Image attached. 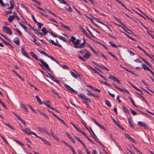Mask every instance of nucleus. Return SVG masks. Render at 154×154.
I'll return each instance as SVG.
<instances>
[{"instance_id":"1","label":"nucleus","mask_w":154,"mask_h":154,"mask_svg":"<svg viewBox=\"0 0 154 154\" xmlns=\"http://www.w3.org/2000/svg\"><path fill=\"white\" fill-rule=\"evenodd\" d=\"M35 59L38 61H39L42 63V65L43 66L45 67L48 70H50V68L48 65L43 60L40 59L38 60L37 56L36 55L34 57Z\"/></svg>"},{"instance_id":"2","label":"nucleus","mask_w":154,"mask_h":154,"mask_svg":"<svg viewBox=\"0 0 154 154\" xmlns=\"http://www.w3.org/2000/svg\"><path fill=\"white\" fill-rule=\"evenodd\" d=\"M117 21L120 24H121L123 26H119V25H118V26H119V27H122L125 32H126L127 33H128V34H131V33H130L128 32H127L126 31V30L125 29H127V30H129L130 32H131L132 33H133V32L130 29H128L127 28V27L125 26V24L123 23L122 22V21L119 19H117Z\"/></svg>"},{"instance_id":"3","label":"nucleus","mask_w":154,"mask_h":154,"mask_svg":"<svg viewBox=\"0 0 154 154\" xmlns=\"http://www.w3.org/2000/svg\"><path fill=\"white\" fill-rule=\"evenodd\" d=\"M3 31L7 34L11 35L12 34V32L10 29L8 27L6 26H4L2 27Z\"/></svg>"},{"instance_id":"4","label":"nucleus","mask_w":154,"mask_h":154,"mask_svg":"<svg viewBox=\"0 0 154 154\" xmlns=\"http://www.w3.org/2000/svg\"><path fill=\"white\" fill-rule=\"evenodd\" d=\"M64 87L70 92L76 94H78V93L75 90L73 89L70 86L65 84L64 85Z\"/></svg>"},{"instance_id":"5","label":"nucleus","mask_w":154,"mask_h":154,"mask_svg":"<svg viewBox=\"0 0 154 154\" xmlns=\"http://www.w3.org/2000/svg\"><path fill=\"white\" fill-rule=\"evenodd\" d=\"M78 96L82 99L85 100L90 102H91V100L90 99L87 98L86 96L82 93H80Z\"/></svg>"},{"instance_id":"6","label":"nucleus","mask_w":154,"mask_h":154,"mask_svg":"<svg viewBox=\"0 0 154 154\" xmlns=\"http://www.w3.org/2000/svg\"><path fill=\"white\" fill-rule=\"evenodd\" d=\"M109 79H112L114 81L118 82L119 84H121L119 81L117 79V78L113 75H109Z\"/></svg>"},{"instance_id":"7","label":"nucleus","mask_w":154,"mask_h":154,"mask_svg":"<svg viewBox=\"0 0 154 154\" xmlns=\"http://www.w3.org/2000/svg\"><path fill=\"white\" fill-rule=\"evenodd\" d=\"M113 85L116 88H117V89H118L119 90L121 91L123 93L126 92L127 93H129L127 89H122L120 88L119 87H118L115 84Z\"/></svg>"},{"instance_id":"8","label":"nucleus","mask_w":154,"mask_h":154,"mask_svg":"<svg viewBox=\"0 0 154 154\" xmlns=\"http://www.w3.org/2000/svg\"><path fill=\"white\" fill-rule=\"evenodd\" d=\"M10 7L8 8L7 9L11 10L13 9L15 6L14 2L13 0H11L10 1Z\"/></svg>"},{"instance_id":"9","label":"nucleus","mask_w":154,"mask_h":154,"mask_svg":"<svg viewBox=\"0 0 154 154\" xmlns=\"http://www.w3.org/2000/svg\"><path fill=\"white\" fill-rule=\"evenodd\" d=\"M137 125L139 126L144 127L145 129H148V126L145 123H143L140 122H138Z\"/></svg>"},{"instance_id":"10","label":"nucleus","mask_w":154,"mask_h":154,"mask_svg":"<svg viewBox=\"0 0 154 154\" xmlns=\"http://www.w3.org/2000/svg\"><path fill=\"white\" fill-rule=\"evenodd\" d=\"M49 42L52 43L53 45H54L55 46H58L59 47H62V46L61 45H60L59 44V42H58V41H57V43H55L54 42V41L50 39L49 40Z\"/></svg>"},{"instance_id":"11","label":"nucleus","mask_w":154,"mask_h":154,"mask_svg":"<svg viewBox=\"0 0 154 154\" xmlns=\"http://www.w3.org/2000/svg\"><path fill=\"white\" fill-rule=\"evenodd\" d=\"M22 131L23 132H24L26 133V134L30 135L31 134L30 133L32 131H31L30 129L29 128H25V130L24 129H22Z\"/></svg>"},{"instance_id":"12","label":"nucleus","mask_w":154,"mask_h":154,"mask_svg":"<svg viewBox=\"0 0 154 154\" xmlns=\"http://www.w3.org/2000/svg\"><path fill=\"white\" fill-rule=\"evenodd\" d=\"M13 41L17 45H20V39L18 37H16L13 40Z\"/></svg>"},{"instance_id":"13","label":"nucleus","mask_w":154,"mask_h":154,"mask_svg":"<svg viewBox=\"0 0 154 154\" xmlns=\"http://www.w3.org/2000/svg\"><path fill=\"white\" fill-rule=\"evenodd\" d=\"M80 29L82 30V32L83 33L88 37V38H89L90 39H91V38L90 36H89L88 33L86 32V31L81 26H80Z\"/></svg>"},{"instance_id":"14","label":"nucleus","mask_w":154,"mask_h":154,"mask_svg":"<svg viewBox=\"0 0 154 154\" xmlns=\"http://www.w3.org/2000/svg\"><path fill=\"white\" fill-rule=\"evenodd\" d=\"M91 56V54L88 51H86V54L84 55L83 57L86 59H89Z\"/></svg>"},{"instance_id":"15","label":"nucleus","mask_w":154,"mask_h":154,"mask_svg":"<svg viewBox=\"0 0 154 154\" xmlns=\"http://www.w3.org/2000/svg\"><path fill=\"white\" fill-rule=\"evenodd\" d=\"M20 106L21 108L23 109L26 113H28V110L27 108L25 106V105L22 103L20 104Z\"/></svg>"},{"instance_id":"16","label":"nucleus","mask_w":154,"mask_h":154,"mask_svg":"<svg viewBox=\"0 0 154 154\" xmlns=\"http://www.w3.org/2000/svg\"><path fill=\"white\" fill-rule=\"evenodd\" d=\"M37 51L38 52H40L42 54L44 55L46 57H49V55H48V54H47L44 51H42L41 50L39 49H38Z\"/></svg>"},{"instance_id":"17","label":"nucleus","mask_w":154,"mask_h":154,"mask_svg":"<svg viewBox=\"0 0 154 154\" xmlns=\"http://www.w3.org/2000/svg\"><path fill=\"white\" fill-rule=\"evenodd\" d=\"M15 17V16H14L10 15L8 18V20L9 22L11 23L14 19Z\"/></svg>"},{"instance_id":"18","label":"nucleus","mask_w":154,"mask_h":154,"mask_svg":"<svg viewBox=\"0 0 154 154\" xmlns=\"http://www.w3.org/2000/svg\"><path fill=\"white\" fill-rule=\"evenodd\" d=\"M42 132L47 134L49 136H51V134L45 128H44L42 129Z\"/></svg>"},{"instance_id":"19","label":"nucleus","mask_w":154,"mask_h":154,"mask_svg":"<svg viewBox=\"0 0 154 154\" xmlns=\"http://www.w3.org/2000/svg\"><path fill=\"white\" fill-rule=\"evenodd\" d=\"M120 66L123 68L125 70V71L128 72H129L131 73H132V74H135V73L134 72L132 71H131V70H130L128 69H127L126 68H125V67H124L122 66L121 65H120Z\"/></svg>"},{"instance_id":"20","label":"nucleus","mask_w":154,"mask_h":154,"mask_svg":"<svg viewBox=\"0 0 154 154\" xmlns=\"http://www.w3.org/2000/svg\"><path fill=\"white\" fill-rule=\"evenodd\" d=\"M42 32L43 33L44 35H45L49 32V31L47 30L45 28H43L42 29Z\"/></svg>"},{"instance_id":"21","label":"nucleus","mask_w":154,"mask_h":154,"mask_svg":"<svg viewBox=\"0 0 154 154\" xmlns=\"http://www.w3.org/2000/svg\"><path fill=\"white\" fill-rule=\"evenodd\" d=\"M38 111L39 112V113L41 115L46 117L48 120H49L48 117L46 114L42 112H41L39 110H38Z\"/></svg>"},{"instance_id":"22","label":"nucleus","mask_w":154,"mask_h":154,"mask_svg":"<svg viewBox=\"0 0 154 154\" xmlns=\"http://www.w3.org/2000/svg\"><path fill=\"white\" fill-rule=\"evenodd\" d=\"M142 67L145 70H148L149 68L145 64L142 63Z\"/></svg>"},{"instance_id":"23","label":"nucleus","mask_w":154,"mask_h":154,"mask_svg":"<svg viewBox=\"0 0 154 154\" xmlns=\"http://www.w3.org/2000/svg\"><path fill=\"white\" fill-rule=\"evenodd\" d=\"M42 140L44 141V143L45 144H47L49 146H51V144L50 142H49L48 141L43 139H42Z\"/></svg>"},{"instance_id":"24","label":"nucleus","mask_w":154,"mask_h":154,"mask_svg":"<svg viewBox=\"0 0 154 154\" xmlns=\"http://www.w3.org/2000/svg\"><path fill=\"white\" fill-rule=\"evenodd\" d=\"M21 51H22V54L24 56H26V55H27V53L26 52L25 50L24 46H23L21 48Z\"/></svg>"},{"instance_id":"25","label":"nucleus","mask_w":154,"mask_h":154,"mask_svg":"<svg viewBox=\"0 0 154 154\" xmlns=\"http://www.w3.org/2000/svg\"><path fill=\"white\" fill-rule=\"evenodd\" d=\"M109 43L110 44L112 47L115 48H118V46L116 45L115 44L111 42H109Z\"/></svg>"},{"instance_id":"26","label":"nucleus","mask_w":154,"mask_h":154,"mask_svg":"<svg viewBox=\"0 0 154 154\" xmlns=\"http://www.w3.org/2000/svg\"><path fill=\"white\" fill-rule=\"evenodd\" d=\"M76 40V38L73 36H72L69 39V41L71 42H72L73 44H74V42H75V41Z\"/></svg>"},{"instance_id":"27","label":"nucleus","mask_w":154,"mask_h":154,"mask_svg":"<svg viewBox=\"0 0 154 154\" xmlns=\"http://www.w3.org/2000/svg\"><path fill=\"white\" fill-rule=\"evenodd\" d=\"M35 98L37 99V101L40 104H42V102L39 98L38 96H36L35 97Z\"/></svg>"},{"instance_id":"28","label":"nucleus","mask_w":154,"mask_h":154,"mask_svg":"<svg viewBox=\"0 0 154 154\" xmlns=\"http://www.w3.org/2000/svg\"><path fill=\"white\" fill-rule=\"evenodd\" d=\"M32 37H33V39H31V41L34 42L35 44L38 45L39 46L41 47V46L38 43L36 42V39L34 37L33 35L32 36Z\"/></svg>"},{"instance_id":"29","label":"nucleus","mask_w":154,"mask_h":154,"mask_svg":"<svg viewBox=\"0 0 154 154\" xmlns=\"http://www.w3.org/2000/svg\"><path fill=\"white\" fill-rule=\"evenodd\" d=\"M68 7H66L65 8L66 9L68 10L69 11L72 12V10L70 6L69 5H66Z\"/></svg>"},{"instance_id":"30","label":"nucleus","mask_w":154,"mask_h":154,"mask_svg":"<svg viewBox=\"0 0 154 154\" xmlns=\"http://www.w3.org/2000/svg\"><path fill=\"white\" fill-rule=\"evenodd\" d=\"M122 109H123V111L125 112L126 113H127L128 114H129V110L126 108L125 106L123 107Z\"/></svg>"},{"instance_id":"31","label":"nucleus","mask_w":154,"mask_h":154,"mask_svg":"<svg viewBox=\"0 0 154 154\" xmlns=\"http://www.w3.org/2000/svg\"><path fill=\"white\" fill-rule=\"evenodd\" d=\"M37 24V26H38V29H41L42 26L43 25V24L40 23L38 21L36 23Z\"/></svg>"},{"instance_id":"32","label":"nucleus","mask_w":154,"mask_h":154,"mask_svg":"<svg viewBox=\"0 0 154 154\" xmlns=\"http://www.w3.org/2000/svg\"><path fill=\"white\" fill-rule=\"evenodd\" d=\"M51 135V134L52 135V137L55 140L59 141V139L58 137L54 135L53 133L52 132H51V133H50Z\"/></svg>"},{"instance_id":"33","label":"nucleus","mask_w":154,"mask_h":154,"mask_svg":"<svg viewBox=\"0 0 154 154\" xmlns=\"http://www.w3.org/2000/svg\"><path fill=\"white\" fill-rule=\"evenodd\" d=\"M15 142H16L18 144L20 145H21L22 146H24V144H23L21 142L17 140H14Z\"/></svg>"},{"instance_id":"34","label":"nucleus","mask_w":154,"mask_h":154,"mask_svg":"<svg viewBox=\"0 0 154 154\" xmlns=\"http://www.w3.org/2000/svg\"><path fill=\"white\" fill-rule=\"evenodd\" d=\"M70 73H71V75L75 78L77 79V75L73 72L70 71Z\"/></svg>"},{"instance_id":"35","label":"nucleus","mask_w":154,"mask_h":154,"mask_svg":"<svg viewBox=\"0 0 154 154\" xmlns=\"http://www.w3.org/2000/svg\"><path fill=\"white\" fill-rule=\"evenodd\" d=\"M105 103L106 104L108 107H110L111 105L110 102H109V100H105Z\"/></svg>"},{"instance_id":"36","label":"nucleus","mask_w":154,"mask_h":154,"mask_svg":"<svg viewBox=\"0 0 154 154\" xmlns=\"http://www.w3.org/2000/svg\"><path fill=\"white\" fill-rule=\"evenodd\" d=\"M61 26H62L63 28H65L69 30H70V28L68 26L64 25L63 23H61Z\"/></svg>"},{"instance_id":"37","label":"nucleus","mask_w":154,"mask_h":154,"mask_svg":"<svg viewBox=\"0 0 154 154\" xmlns=\"http://www.w3.org/2000/svg\"><path fill=\"white\" fill-rule=\"evenodd\" d=\"M99 67H100V68H102V69H105L107 71H109V69H108L106 67L102 65H100L99 66Z\"/></svg>"},{"instance_id":"38","label":"nucleus","mask_w":154,"mask_h":154,"mask_svg":"<svg viewBox=\"0 0 154 154\" xmlns=\"http://www.w3.org/2000/svg\"><path fill=\"white\" fill-rule=\"evenodd\" d=\"M43 104L46 106L50 108H51V106L50 105V104H48L46 101H43Z\"/></svg>"},{"instance_id":"39","label":"nucleus","mask_w":154,"mask_h":154,"mask_svg":"<svg viewBox=\"0 0 154 154\" xmlns=\"http://www.w3.org/2000/svg\"><path fill=\"white\" fill-rule=\"evenodd\" d=\"M80 40L77 39L76 41L75 42L74 44L75 45H78L80 44Z\"/></svg>"},{"instance_id":"40","label":"nucleus","mask_w":154,"mask_h":154,"mask_svg":"<svg viewBox=\"0 0 154 154\" xmlns=\"http://www.w3.org/2000/svg\"><path fill=\"white\" fill-rule=\"evenodd\" d=\"M97 74H98L104 80H107V79L100 73L98 72Z\"/></svg>"},{"instance_id":"41","label":"nucleus","mask_w":154,"mask_h":154,"mask_svg":"<svg viewBox=\"0 0 154 154\" xmlns=\"http://www.w3.org/2000/svg\"><path fill=\"white\" fill-rule=\"evenodd\" d=\"M89 17L87 16H86L87 18H88V19L90 20H94L93 17H94L91 15H89Z\"/></svg>"},{"instance_id":"42","label":"nucleus","mask_w":154,"mask_h":154,"mask_svg":"<svg viewBox=\"0 0 154 154\" xmlns=\"http://www.w3.org/2000/svg\"><path fill=\"white\" fill-rule=\"evenodd\" d=\"M48 33H49L51 35H52L53 36V37H57V36L55 34H54L51 31V30H50L49 31V32Z\"/></svg>"},{"instance_id":"43","label":"nucleus","mask_w":154,"mask_h":154,"mask_svg":"<svg viewBox=\"0 0 154 154\" xmlns=\"http://www.w3.org/2000/svg\"><path fill=\"white\" fill-rule=\"evenodd\" d=\"M59 2L65 5H67V3L64 0H57Z\"/></svg>"},{"instance_id":"44","label":"nucleus","mask_w":154,"mask_h":154,"mask_svg":"<svg viewBox=\"0 0 154 154\" xmlns=\"http://www.w3.org/2000/svg\"><path fill=\"white\" fill-rule=\"evenodd\" d=\"M34 6L38 10H40L41 11H45V10L44 9H43V8H41L40 7H39V6H37L36 5H35Z\"/></svg>"},{"instance_id":"45","label":"nucleus","mask_w":154,"mask_h":154,"mask_svg":"<svg viewBox=\"0 0 154 154\" xmlns=\"http://www.w3.org/2000/svg\"><path fill=\"white\" fill-rule=\"evenodd\" d=\"M91 96L97 98H99L100 97V96L97 94H92Z\"/></svg>"},{"instance_id":"46","label":"nucleus","mask_w":154,"mask_h":154,"mask_svg":"<svg viewBox=\"0 0 154 154\" xmlns=\"http://www.w3.org/2000/svg\"><path fill=\"white\" fill-rule=\"evenodd\" d=\"M129 99L130 100H131V102L133 104V105L135 106V107H137V106H136V104H135V103H134V100H133V99H132L131 97H129Z\"/></svg>"},{"instance_id":"47","label":"nucleus","mask_w":154,"mask_h":154,"mask_svg":"<svg viewBox=\"0 0 154 154\" xmlns=\"http://www.w3.org/2000/svg\"><path fill=\"white\" fill-rule=\"evenodd\" d=\"M142 60L144 62L148 65L150 67L152 68L151 65L145 59H142Z\"/></svg>"},{"instance_id":"48","label":"nucleus","mask_w":154,"mask_h":154,"mask_svg":"<svg viewBox=\"0 0 154 154\" xmlns=\"http://www.w3.org/2000/svg\"><path fill=\"white\" fill-rule=\"evenodd\" d=\"M14 30H15V31L17 32L18 34H19V35H22V33L18 29H14Z\"/></svg>"},{"instance_id":"49","label":"nucleus","mask_w":154,"mask_h":154,"mask_svg":"<svg viewBox=\"0 0 154 154\" xmlns=\"http://www.w3.org/2000/svg\"><path fill=\"white\" fill-rule=\"evenodd\" d=\"M62 142L63 143H64L65 144L66 146H67L70 149L72 147L70 146L69 144H68L65 141L62 140Z\"/></svg>"},{"instance_id":"50","label":"nucleus","mask_w":154,"mask_h":154,"mask_svg":"<svg viewBox=\"0 0 154 154\" xmlns=\"http://www.w3.org/2000/svg\"><path fill=\"white\" fill-rule=\"evenodd\" d=\"M59 38L62 40H63V41L64 42H66V38H65L64 37H62V36H60V37H59Z\"/></svg>"},{"instance_id":"51","label":"nucleus","mask_w":154,"mask_h":154,"mask_svg":"<svg viewBox=\"0 0 154 154\" xmlns=\"http://www.w3.org/2000/svg\"><path fill=\"white\" fill-rule=\"evenodd\" d=\"M131 112L133 115H136L137 114V113L135 111L133 110L132 109H130Z\"/></svg>"},{"instance_id":"52","label":"nucleus","mask_w":154,"mask_h":154,"mask_svg":"<svg viewBox=\"0 0 154 154\" xmlns=\"http://www.w3.org/2000/svg\"><path fill=\"white\" fill-rule=\"evenodd\" d=\"M39 37L41 38L42 36V32H38V33L36 34Z\"/></svg>"},{"instance_id":"53","label":"nucleus","mask_w":154,"mask_h":154,"mask_svg":"<svg viewBox=\"0 0 154 154\" xmlns=\"http://www.w3.org/2000/svg\"><path fill=\"white\" fill-rule=\"evenodd\" d=\"M86 51H87L86 49H83V50L80 51L79 52L82 54H84L86 52Z\"/></svg>"},{"instance_id":"54","label":"nucleus","mask_w":154,"mask_h":154,"mask_svg":"<svg viewBox=\"0 0 154 154\" xmlns=\"http://www.w3.org/2000/svg\"><path fill=\"white\" fill-rule=\"evenodd\" d=\"M27 106L28 107H29V108H30V109L34 112H35V113H36V112H35V110L33 109L32 107H31L30 105L29 104H28L27 105Z\"/></svg>"},{"instance_id":"55","label":"nucleus","mask_w":154,"mask_h":154,"mask_svg":"<svg viewBox=\"0 0 154 154\" xmlns=\"http://www.w3.org/2000/svg\"><path fill=\"white\" fill-rule=\"evenodd\" d=\"M128 139L131 141L133 142L134 143H136V141L134 140V139L132 137H130Z\"/></svg>"},{"instance_id":"56","label":"nucleus","mask_w":154,"mask_h":154,"mask_svg":"<svg viewBox=\"0 0 154 154\" xmlns=\"http://www.w3.org/2000/svg\"><path fill=\"white\" fill-rule=\"evenodd\" d=\"M28 83L29 85L31 87L34 88V89L36 90V91H38V89L35 87L34 85H32V84H31L30 83L28 82Z\"/></svg>"},{"instance_id":"57","label":"nucleus","mask_w":154,"mask_h":154,"mask_svg":"<svg viewBox=\"0 0 154 154\" xmlns=\"http://www.w3.org/2000/svg\"><path fill=\"white\" fill-rule=\"evenodd\" d=\"M12 72H14L15 74L19 78H20L21 77V76L19 75L18 74L17 72L13 70L12 71Z\"/></svg>"},{"instance_id":"58","label":"nucleus","mask_w":154,"mask_h":154,"mask_svg":"<svg viewBox=\"0 0 154 154\" xmlns=\"http://www.w3.org/2000/svg\"><path fill=\"white\" fill-rule=\"evenodd\" d=\"M141 97L143 99V100L145 102V103L147 104V105L149 106V104L147 102V101H146V100L145 99V98L143 97V96H141Z\"/></svg>"},{"instance_id":"59","label":"nucleus","mask_w":154,"mask_h":154,"mask_svg":"<svg viewBox=\"0 0 154 154\" xmlns=\"http://www.w3.org/2000/svg\"><path fill=\"white\" fill-rule=\"evenodd\" d=\"M87 92V94L88 95H90V96H92V93H91V92L89 91V90H88V89H87L86 90Z\"/></svg>"},{"instance_id":"60","label":"nucleus","mask_w":154,"mask_h":154,"mask_svg":"<svg viewBox=\"0 0 154 154\" xmlns=\"http://www.w3.org/2000/svg\"><path fill=\"white\" fill-rule=\"evenodd\" d=\"M0 40L2 41L5 44H8V42L5 41L4 39H3L2 37L0 36Z\"/></svg>"},{"instance_id":"61","label":"nucleus","mask_w":154,"mask_h":154,"mask_svg":"<svg viewBox=\"0 0 154 154\" xmlns=\"http://www.w3.org/2000/svg\"><path fill=\"white\" fill-rule=\"evenodd\" d=\"M93 120L94 122L98 126H100V124H98V122L96 121V120L94 119H93Z\"/></svg>"},{"instance_id":"62","label":"nucleus","mask_w":154,"mask_h":154,"mask_svg":"<svg viewBox=\"0 0 154 154\" xmlns=\"http://www.w3.org/2000/svg\"><path fill=\"white\" fill-rule=\"evenodd\" d=\"M85 137L91 143L94 144V143L87 135Z\"/></svg>"},{"instance_id":"63","label":"nucleus","mask_w":154,"mask_h":154,"mask_svg":"<svg viewBox=\"0 0 154 154\" xmlns=\"http://www.w3.org/2000/svg\"><path fill=\"white\" fill-rule=\"evenodd\" d=\"M100 56L101 57L104 58L106 60H107V57L105 56L103 53L100 54Z\"/></svg>"},{"instance_id":"64","label":"nucleus","mask_w":154,"mask_h":154,"mask_svg":"<svg viewBox=\"0 0 154 154\" xmlns=\"http://www.w3.org/2000/svg\"><path fill=\"white\" fill-rule=\"evenodd\" d=\"M65 134L69 139H70L72 137L68 132H66L65 133Z\"/></svg>"}]
</instances>
